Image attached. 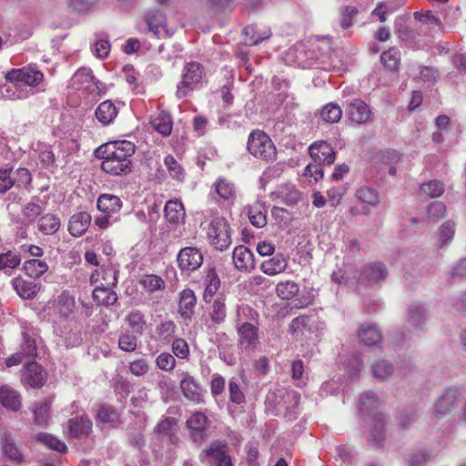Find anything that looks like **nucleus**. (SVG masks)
Listing matches in <instances>:
<instances>
[{
	"label": "nucleus",
	"mask_w": 466,
	"mask_h": 466,
	"mask_svg": "<svg viewBox=\"0 0 466 466\" xmlns=\"http://www.w3.org/2000/svg\"><path fill=\"white\" fill-rule=\"evenodd\" d=\"M299 291V286L292 280L282 281L276 286V294L281 299L289 300L297 296Z\"/></svg>",
	"instance_id": "obj_48"
},
{
	"label": "nucleus",
	"mask_w": 466,
	"mask_h": 466,
	"mask_svg": "<svg viewBox=\"0 0 466 466\" xmlns=\"http://www.w3.org/2000/svg\"><path fill=\"white\" fill-rule=\"evenodd\" d=\"M177 264L182 271H194L203 263V256L199 249L194 247H186L177 254Z\"/></svg>",
	"instance_id": "obj_12"
},
{
	"label": "nucleus",
	"mask_w": 466,
	"mask_h": 466,
	"mask_svg": "<svg viewBox=\"0 0 466 466\" xmlns=\"http://www.w3.org/2000/svg\"><path fill=\"white\" fill-rule=\"evenodd\" d=\"M22 268L29 278L37 279L48 270L49 267L45 260L32 258L25 260Z\"/></svg>",
	"instance_id": "obj_39"
},
{
	"label": "nucleus",
	"mask_w": 466,
	"mask_h": 466,
	"mask_svg": "<svg viewBox=\"0 0 466 466\" xmlns=\"http://www.w3.org/2000/svg\"><path fill=\"white\" fill-rule=\"evenodd\" d=\"M164 213L167 220L172 224H177L185 218V209L180 201L169 200L166 203Z\"/></svg>",
	"instance_id": "obj_40"
},
{
	"label": "nucleus",
	"mask_w": 466,
	"mask_h": 466,
	"mask_svg": "<svg viewBox=\"0 0 466 466\" xmlns=\"http://www.w3.org/2000/svg\"><path fill=\"white\" fill-rule=\"evenodd\" d=\"M91 216L87 212L74 214L68 221V232L73 237H81L89 228Z\"/></svg>",
	"instance_id": "obj_21"
},
{
	"label": "nucleus",
	"mask_w": 466,
	"mask_h": 466,
	"mask_svg": "<svg viewBox=\"0 0 466 466\" xmlns=\"http://www.w3.org/2000/svg\"><path fill=\"white\" fill-rule=\"evenodd\" d=\"M164 165L168 171L169 176L177 180L183 181L185 178V172L180 164L175 159L172 155H167L164 158Z\"/></svg>",
	"instance_id": "obj_54"
},
{
	"label": "nucleus",
	"mask_w": 466,
	"mask_h": 466,
	"mask_svg": "<svg viewBox=\"0 0 466 466\" xmlns=\"http://www.w3.org/2000/svg\"><path fill=\"white\" fill-rule=\"evenodd\" d=\"M145 22L147 30L153 33L157 37H167L170 35L167 29V19L163 13L159 11H149L145 15Z\"/></svg>",
	"instance_id": "obj_15"
},
{
	"label": "nucleus",
	"mask_w": 466,
	"mask_h": 466,
	"mask_svg": "<svg viewBox=\"0 0 466 466\" xmlns=\"http://www.w3.org/2000/svg\"><path fill=\"white\" fill-rule=\"evenodd\" d=\"M227 315L228 314L225 299H215L208 309V316L211 321V325L213 327L222 325L226 321Z\"/></svg>",
	"instance_id": "obj_27"
},
{
	"label": "nucleus",
	"mask_w": 466,
	"mask_h": 466,
	"mask_svg": "<svg viewBox=\"0 0 466 466\" xmlns=\"http://www.w3.org/2000/svg\"><path fill=\"white\" fill-rule=\"evenodd\" d=\"M268 208L265 203L256 201L248 207V217L250 223L257 228H263L267 225Z\"/></svg>",
	"instance_id": "obj_29"
},
{
	"label": "nucleus",
	"mask_w": 466,
	"mask_h": 466,
	"mask_svg": "<svg viewBox=\"0 0 466 466\" xmlns=\"http://www.w3.org/2000/svg\"><path fill=\"white\" fill-rule=\"evenodd\" d=\"M20 351L26 357L34 359L36 356L37 345L33 331H24L22 333V343Z\"/></svg>",
	"instance_id": "obj_47"
},
{
	"label": "nucleus",
	"mask_w": 466,
	"mask_h": 466,
	"mask_svg": "<svg viewBox=\"0 0 466 466\" xmlns=\"http://www.w3.org/2000/svg\"><path fill=\"white\" fill-rule=\"evenodd\" d=\"M118 110L111 100H106L98 105L95 115L96 119L103 125L107 126L116 119Z\"/></svg>",
	"instance_id": "obj_26"
},
{
	"label": "nucleus",
	"mask_w": 466,
	"mask_h": 466,
	"mask_svg": "<svg viewBox=\"0 0 466 466\" xmlns=\"http://www.w3.org/2000/svg\"><path fill=\"white\" fill-rule=\"evenodd\" d=\"M230 447L226 441L217 440L204 449L199 459L210 466H234Z\"/></svg>",
	"instance_id": "obj_4"
},
{
	"label": "nucleus",
	"mask_w": 466,
	"mask_h": 466,
	"mask_svg": "<svg viewBox=\"0 0 466 466\" xmlns=\"http://www.w3.org/2000/svg\"><path fill=\"white\" fill-rule=\"evenodd\" d=\"M371 120V112L369 106L360 99L351 101V122L366 124Z\"/></svg>",
	"instance_id": "obj_33"
},
{
	"label": "nucleus",
	"mask_w": 466,
	"mask_h": 466,
	"mask_svg": "<svg viewBox=\"0 0 466 466\" xmlns=\"http://www.w3.org/2000/svg\"><path fill=\"white\" fill-rule=\"evenodd\" d=\"M5 79L16 85L37 86L44 80V75L35 67L25 66L8 71Z\"/></svg>",
	"instance_id": "obj_9"
},
{
	"label": "nucleus",
	"mask_w": 466,
	"mask_h": 466,
	"mask_svg": "<svg viewBox=\"0 0 466 466\" xmlns=\"http://www.w3.org/2000/svg\"><path fill=\"white\" fill-rule=\"evenodd\" d=\"M455 224L452 221H447L440 228L438 243L441 247L448 245L453 239Z\"/></svg>",
	"instance_id": "obj_60"
},
{
	"label": "nucleus",
	"mask_w": 466,
	"mask_h": 466,
	"mask_svg": "<svg viewBox=\"0 0 466 466\" xmlns=\"http://www.w3.org/2000/svg\"><path fill=\"white\" fill-rule=\"evenodd\" d=\"M32 182V176L27 168H0V194L6 193L11 187L27 188Z\"/></svg>",
	"instance_id": "obj_5"
},
{
	"label": "nucleus",
	"mask_w": 466,
	"mask_h": 466,
	"mask_svg": "<svg viewBox=\"0 0 466 466\" xmlns=\"http://www.w3.org/2000/svg\"><path fill=\"white\" fill-rule=\"evenodd\" d=\"M2 450L4 455L11 461L18 462L22 461L23 456L11 439L6 438L5 440Z\"/></svg>",
	"instance_id": "obj_62"
},
{
	"label": "nucleus",
	"mask_w": 466,
	"mask_h": 466,
	"mask_svg": "<svg viewBox=\"0 0 466 466\" xmlns=\"http://www.w3.org/2000/svg\"><path fill=\"white\" fill-rule=\"evenodd\" d=\"M309 154L316 163L331 165L335 160V151L326 141H318L309 147Z\"/></svg>",
	"instance_id": "obj_16"
},
{
	"label": "nucleus",
	"mask_w": 466,
	"mask_h": 466,
	"mask_svg": "<svg viewBox=\"0 0 466 466\" xmlns=\"http://www.w3.org/2000/svg\"><path fill=\"white\" fill-rule=\"evenodd\" d=\"M34 421L36 425L46 426L50 420L51 402L48 400L35 403Z\"/></svg>",
	"instance_id": "obj_44"
},
{
	"label": "nucleus",
	"mask_w": 466,
	"mask_h": 466,
	"mask_svg": "<svg viewBox=\"0 0 466 466\" xmlns=\"http://www.w3.org/2000/svg\"><path fill=\"white\" fill-rule=\"evenodd\" d=\"M463 391L459 387H449L435 401L432 410L436 417H443L455 410L461 400Z\"/></svg>",
	"instance_id": "obj_7"
},
{
	"label": "nucleus",
	"mask_w": 466,
	"mask_h": 466,
	"mask_svg": "<svg viewBox=\"0 0 466 466\" xmlns=\"http://www.w3.org/2000/svg\"><path fill=\"white\" fill-rule=\"evenodd\" d=\"M360 340L366 346H377L382 342V335L374 324L362 325L358 330Z\"/></svg>",
	"instance_id": "obj_24"
},
{
	"label": "nucleus",
	"mask_w": 466,
	"mask_h": 466,
	"mask_svg": "<svg viewBox=\"0 0 466 466\" xmlns=\"http://www.w3.org/2000/svg\"><path fill=\"white\" fill-rule=\"evenodd\" d=\"M235 267L241 271H248L254 268V258L252 252L245 246H238L234 248L232 255Z\"/></svg>",
	"instance_id": "obj_22"
},
{
	"label": "nucleus",
	"mask_w": 466,
	"mask_h": 466,
	"mask_svg": "<svg viewBox=\"0 0 466 466\" xmlns=\"http://www.w3.org/2000/svg\"><path fill=\"white\" fill-rule=\"evenodd\" d=\"M356 198L362 203H367L372 207H376L379 204V197L377 192L368 187L359 188L356 191Z\"/></svg>",
	"instance_id": "obj_59"
},
{
	"label": "nucleus",
	"mask_w": 466,
	"mask_h": 466,
	"mask_svg": "<svg viewBox=\"0 0 466 466\" xmlns=\"http://www.w3.org/2000/svg\"><path fill=\"white\" fill-rule=\"evenodd\" d=\"M152 127L164 137L171 134L173 122L172 117L166 112H160L151 120Z\"/></svg>",
	"instance_id": "obj_42"
},
{
	"label": "nucleus",
	"mask_w": 466,
	"mask_h": 466,
	"mask_svg": "<svg viewBox=\"0 0 466 466\" xmlns=\"http://www.w3.org/2000/svg\"><path fill=\"white\" fill-rule=\"evenodd\" d=\"M44 208L35 203V202H28L22 208V216L24 222L26 225L33 224L35 222L36 218L43 213Z\"/></svg>",
	"instance_id": "obj_53"
},
{
	"label": "nucleus",
	"mask_w": 466,
	"mask_h": 466,
	"mask_svg": "<svg viewBox=\"0 0 466 466\" xmlns=\"http://www.w3.org/2000/svg\"><path fill=\"white\" fill-rule=\"evenodd\" d=\"M247 149L254 157L265 162H273L277 159L276 146L264 131L256 129L249 134Z\"/></svg>",
	"instance_id": "obj_2"
},
{
	"label": "nucleus",
	"mask_w": 466,
	"mask_h": 466,
	"mask_svg": "<svg viewBox=\"0 0 466 466\" xmlns=\"http://www.w3.org/2000/svg\"><path fill=\"white\" fill-rule=\"evenodd\" d=\"M214 187L217 194L225 200L232 199L236 195L234 184L224 177L218 178Z\"/></svg>",
	"instance_id": "obj_50"
},
{
	"label": "nucleus",
	"mask_w": 466,
	"mask_h": 466,
	"mask_svg": "<svg viewBox=\"0 0 466 466\" xmlns=\"http://www.w3.org/2000/svg\"><path fill=\"white\" fill-rule=\"evenodd\" d=\"M135 145L127 140L113 141L97 149L102 159L101 169L112 176H122L132 171L131 157L135 154Z\"/></svg>",
	"instance_id": "obj_1"
},
{
	"label": "nucleus",
	"mask_w": 466,
	"mask_h": 466,
	"mask_svg": "<svg viewBox=\"0 0 466 466\" xmlns=\"http://www.w3.org/2000/svg\"><path fill=\"white\" fill-rule=\"evenodd\" d=\"M259 315L258 311L248 304H240L236 308L235 328L248 325H258Z\"/></svg>",
	"instance_id": "obj_20"
},
{
	"label": "nucleus",
	"mask_w": 466,
	"mask_h": 466,
	"mask_svg": "<svg viewBox=\"0 0 466 466\" xmlns=\"http://www.w3.org/2000/svg\"><path fill=\"white\" fill-rule=\"evenodd\" d=\"M300 395L295 390H288L283 395V406L285 409V418L288 420H294L299 415V404Z\"/></svg>",
	"instance_id": "obj_30"
},
{
	"label": "nucleus",
	"mask_w": 466,
	"mask_h": 466,
	"mask_svg": "<svg viewBox=\"0 0 466 466\" xmlns=\"http://www.w3.org/2000/svg\"><path fill=\"white\" fill-rule=\"evenodd\" d=\"M0 403L10 410L17 411L21 408V396L12 387L3 385L0 387Z\"/></svg>",
	"instance_id": "obj_23"
},
{
	"label": "nucleus",
	"mask_w": 466,
	"mask_h": 466,
	"mask_svg": "<svg viewBox=\"0 0 466 466\" xmlns=\"http://www.w3.org/2000/svg\"><path fill=\"white\" fill-rule=\"evenodd\" d=\"M92 85L97 86V83L95 82V76L89 68L83 67L78 69L71 78V86L76 89L91 90Z\"/></svg>",
	"instance_id": "obj_31"
},
{
	"label": "nucleus",
	"mask_w": 466,
	"mask_h": 466,
	"mask_svg": "<svg viewBox=\"0 0 466 466\" xmlns=\"http://www.w3.org/2000/svg\"><path fill=\"white\" fill-rule=\"evenodd\" d=\"M21 380L25 387L39 389L46 381V372L36 362L28 361L25 365Z\"/></svg>",
	"instance_id": "obj_10"
},
{
	"label": "nucleus",
	"mask_w": 466,
	"mask_h": 466,
	"mask_svg": "<svg viewBox=\"0 0 466 466\" xmlns=\"http://www.w3.org/2000/svg\"><path fill=\"white\" fill-rule=\"evenodd\" d=\"M118 347L126 352H133L137 348V337L129 331L123 332L118 338Z\"/></svg>",
	"instance_id": "obj_57"
},
{
	"label": "nucleus",
	"mask_w": 466,
	"mask_h": 466,
	"mask_svg": "<svg viewBox=\"0 0 466 466\" xmlns=\"http://www.w3.org/2000/svg\"><path fill=\"white\" fill-rule=\"evenodd\" d=\"M208 422V417L205 413L197 411L193 413L187 420V425L189 429L196 431H202L205 430Z\"/></svg>",
	"instance_id": "obj_63"
},
{
	"label": "nucleus",
	"mask_w": 466,
	"mask_h": 466,
	"mask_svg": "<svg viewBox=\"0 0 466 466\" xmlns=\"http://www.w3.org/2000/svg\"><path fill=\"white\" fill-rule=\"evenodd\" d=\"M320 119L326 124L339 122L342 116V110L338 104L328 103L319 112Z\"/></svg>",
	"instance_id": "obj_43"
},
{
	"label": "nucleus",
	"mask_w": 466,
	"mask_h": 466,
	"mask_svg": "<svg viewBox=\"0 0 466 466\" xmlns=\"http://www.w3.org/2000/svg\"><path fill=\"white\" fill-rule=\"evenodd\" d=\"M208 236L210 244L218 250H224L231 244L230 230L227 220L215 217L208 225Z\"/></svg>",
	"instance_id": "obj_6"
},
{
	"label": "nucleus",
	"mask_w": 466,
	"mask_h": 466,
	"mask_svg": "<svg viewBox=\"0 0 466 466\" xmlns=\"http://www.w3.org/2000/svg\"><path fill=\"white\" fill-rule=\"evenodd\" d=\"M141 285L149 292L160 290L165 288V282L159 276L146 275L140 281Z\"/></svg>",
	"instance_id": "obj_61"
},
{
	"label": "nucleus",
	"mask_w": 466,
	"mask_h": 466,
	"mask_svg": "<svg viewBox=\"0 0 466 466\" xmlns=\"http://www.w3.org/2000/svg\"><path fill=\"white\" fill-rule=\"evenodd\" d=\"M288 267V261L283 254H277L268 260L261 263L260 269L268 276H275L284 272Z\"/></svg>",
	"instance_id": "obj_28"
},
{
	"label": "nucleus",
	"mask_w": 466,
	"mask_h": 466,
	"mask_svg": "<svg viewBox=\"0 0 466 466\" xmlns=\"http://www.w3.org/2000/svg\"><path fill=\"white\" fill-rule=\"evenodd\" d=\"M60 226V218L52 213H46L37 220V228L44 235H54L59 230Z\"/></svg>",
	"instance_id": "obj_34"
},
{
	"label": "nucleus",
	"mask_w": 466,
	"mask_h": 466,
	"mask_svg": "<svg viewBox=\"0 0 466 466\" xmlns=\"http://www.w3.org/2000/svg\"><path fill=\"white\" fill-rule=\"evenodd\" d=\"M180 390L187 400L197 404L204 402V394L200 384L188 372L181 374Z\"/></svg>",
	"instance_id": "obj_14"
},
{
	"label": "nucleus",
	"mask_w": 466,
	"mask_h": 466,
	"mask_svg": "<svg viewBox=\"0 0 466 466\" xmlns=\"http://www.w3.org/2000/svg\"><path fill=\"white\" fill-rule=\"evenodd\" d=\"M172 352L174 355L182 360H187L189 356V347L184 339H176L172 342Z\"/></svg>",
	"instance_id": "obj_64"
},
{
	"label": "nucleus",
	"mask_w": 466,
	"mask_h": 466,
	"mask_svg": "<svg viewBox=\"0 0 466 466\" xmlns=\"http://www.w3.org/2000/svg\"><path fill=\"white\" fill-rule=\"evenodd\" d=\"M75 298L69 291H63L56 299V312L63 319H68L75 309Z\"/></svg>",
	"instance_id": "obj_32"
},
{
	"label": "nucleus",
	"mask_w": 466,
	"mask_h": 466,
	"mask_svg": "<svg viewBox=\"0 0 466 466\" xmlns=\"http://www.w3.org/2000/svg\"><path fill=\"white\" fill-rule=\"evenodd\" d=\"M380 406V401L374 391H366L359 397V408L364 415H370L378 410Z\"/></svg>",
	"instance_id": "obj_36"
},
{
	"label": "nucleus",
	"mask_w": 466,
	"mask_h": 466,
	"mask_svg": "<svg viewBox=\"0 0 466 466\" xmlns=\"http://www.w3.org/2000/svg\"><path fill=\"white\" fill-rule=\"evenodd\" d=\"M98 0H67V7L78 15H86L93 11Z\"/></svg>",
	"instance_id": "obj_49"
},
{
	"label": "nucleus",
	"mask_w": 466,
	"mask_h": 466,
	"mask_svg": "<svg viewBox=\"0 0 466 466\" xmlns=\"http://www.w3.org/2000/svg\"><path fill=\"white\" fill-rule=\"evenodd\" d=\"M12 286L17 295L24 299L35 298L39 290V285L31 280H25L22 278H15L12 280Z\"/></svg>",
	"instance_id": "obj_25"
},
{
	"label": "nucleus",
	"mask_w": 466,
	"mask_h": 466,
	"mask_svg": "<svg viewBox=\"0 0 466 466\" xmlns=\"http://www.w3.org/2000/svg\"><path fill=\"white\" fill-rule=\"evenodd\" d=\"M380 61L390 71L399 70L400 65V51L395 47H390L380 56Z\"/></svg>",
	"instance_id": "obj_46"
},
{
	"label": "nucleus",
	"mask_w": 466,
	"mask_h": 466,
	"mask_svg": "<svg viewBox=\"0 0 466 466\" xmlns=\"http://www.w3.org/2000/svg\"><path fill=\"white\" fill-rule=\"evenodd\" d=\"M36 440L46 447L59 452H65L67 450L66 445L63 441L48 433L37 434Z\"/></svg>",
	"instance_id": "obj_56"
},
{
	"label": "nucleus",
	"mask_w": 466,
	"mask_h": 466,
	"mask_svg": "<svg viewBox=\"0 0 466 466\" xmlns=\"http://www.w3.org/2000/svg\"><path fill=\"white\" fill-rule=\"evenodd\" d=\"M67 428L72 438L86 439L92 432V421L86 415L76 416L68 420Z\"/></svg>",
	"instance_id": "obj_18"
},
{
	"label": "nucleus",
	"mask_w": 466,
	"mask_h": 466,
	"mask_svg": "<svg viewBox=\"0 0 466 466\" xmlns=\"http://www.w3.org/2000/svg\"><path fill=\"white\" fill-rule=\"evenodd\" d=\"M429 312L423 303L412 302L407 309V322L416 331H424L427 328Z\"/></svg>",
	"instance_id": "obj_11"
},
{
	"label": "nucleus",
	"mask_w": 466,
	"mask_h": 466,
	"mask_svg": "<svg viewBox=\"0 0 466 466\" xmlns=\"http://www.w3.org/2000/svg\"><path fill=\"white\" fill-rule=\"evenodd\" d=\"M113 287L97 286L93 290V299L98 305L112 306L117 301V294L112 289Z\"/></svg>",
	"instance_id": "obj_35"
},
{
	"label": "nucleus",
	"mask_w": 466,
	"mask_h": 466,
	"mask_svg": "<svg viewBox=\"0 0 466 466\" xmlns=\"http://www.w3.org/2000/svg\"><path fill=\"white\" fill-rule=\"evenodd\" d=\"M238 345L246 351L254 350L259 344L258 325L237 327Z\"/></svg>",
	"instance_id": "obj_13"
},
{
	"label": "nucleus",
	"mask_w": 466,
	"mask_h": 466,
	"mask_svg": "<svg viewBox=\"0 0 466 466\" xmlns=\"http://www.w3.org/2000/svg\"><path fill=\"white\" fill-rule=\"evenodd\" d=\"M126 321L135 334H143L147 322L144 315L139 310H132L128 313Z\"/></svg>",
	"instance_id": "obj_51"
},
{
	"label": "nucleus",
	"mask_w": 466,
	"mask_h": 466,
	"mask_svg": "<svg viewBox=\"0 0 466 466\" xmlns=\"http://www.w3.org/2000/svg\"><path fill=\"white\" fill-rule=\"evenodd\" d=\"M21 263V256L13 251L7 250L0 253V270L6 275H11L13 270Z\"/></svg>",
	"instance_id": "obj_41"
},
{
	"label": "nucleus",
	"mask_w": 466,
	"mask_h": 466,
	"mask_svg": "<svg viewBox=\"0 0 466 466\" xmlns=\"http://www.w3.org/2000/svg\"><path fill=\"white\" fill-rule=\"evenodd\" d=\"M422 194L431 198H439L444 192V185L439 180H431L420 186Z\"/></svg>",
	"instance_id": "obj_58"
},
{
	"label": "nucleus",
	"mask_w": 466,
	"mask_h": 466,
	"mask_svg": "<svg viewBox=\"0 0 466 466\" xmlns=\"http://www.w3.org/2000/svg\"><path fill=\"white\" fill-rule=\"evenodd\" d=\"M197 305V297L190 289H185L178 295V309L179 316L187 321H190L195 314Z\"/></svg>",
	"instance_id": "obj_17"
},
{
	"label": "nucleus",
	"mask_w": 466,
	"mask_h": 466,
	"mask_svg": "<svg viewBox=\"0 0 466 466\" xmlns=\"http://www.w3.org/2000/svg\"><path fill=\"white\" fill-rule=\"evenodd\" d=\"M96 206L101 212L113 216L120 210L122 202L115 195L104 194L98 198Z\"/></svg>",
	"instance_id": "obj_38"
},
{
	"label": "nucleus",
	"mask_w": 466,
	"mask_h": 466,
	"mask_svg": "<svg viewBox=\"0 0 466 466\" xmlns=\"http://www.w3.org/2000/svg\"><path fill=\"white\" fill-rule=\"evenodd\" d=\"M387 421L383 415L380 414L373 419L369 441L376 446H380L385 440Z\"/></svg>",
	"instance_id": "obj_37"
},
{
	"label": "nucleus",
	"mask_w": 466,
	"mask_h": 466,
	"mask_svg": "<svg viewBox=\"0 0 466 466\" xmlns=\"http://www.w3.org/2000/svg\"><path fill=\"white\" fill-rule=\"evenodd\" d=\"M387 276L388 270L383 263L374 262L366 265L354 276V278L357 279L356 289L360 290L361 287H367L380 280H384Z\"/></svg>",
	"instance_id": "obj_8"
},
{
	"label": "nucleus",
	"mask_w": 466,
	"mask_h": 466,
	"mask_svg": "<svg viewBox=\"0 0 466 466\" xmlns=\"http://www.w3.org/2000/svg\"><path fill=\"white\" fill-rule=\"evenodd\" d=\"M96 418L99 421L106 423L111 427H116L120 423L118 413L110 406L100 407Z\"/></svg>",
	"instance_id": "obj_52"
},
{
	"label": "nucleus",
	"mask_w": 466,
	"mask_h": 466,
	"mask_svg": "<svg viewBox=\"0 0 466 466\" xmlns=\"http://www.w3.org/2000/svg\"><path fill=\"white\" fill-rule=\"evenodd\" d=\"M271 35L270 28L258 25H248L243 29V42L246 46H255L268 39Z\"/></svg>",
	"instance_id": "obj_19"
},
{
	"label": "nucleus",
	"mask_w": 466,
	"mask_h": 466,
	"mask_svg": "<svg viewBox=\"0 0 466 466\" xmlns=\"http://www.w3.org/2000/svg\"><path fill=\"white\" fill-rule=\"evenodd\" d=\"M372 370L377 379L387 380L393 375L394 367L390 362L381 360L373 365Z\"/></svg>",
	"instance_id": "obj_55"
},
{
	"label": "nucleus",
	"mask_w": 466,
	"mask_h": 466,
	"mask_svg": "<svg viewBox=\"0 0 466 466\" xmlns=\"http://www.w3.org/2000/svg\"><path fill=\"white\" fill-rule=\"evenodd\" d=\"M206 76L204 66L196 61L187 62L182 69L181 81L177 86L176 96L181 99L198 88Z\"/></svg>",
	"instance_id": "obj_3"
},
{
	"label": "nucleus",
	"mask_w": 466,
	"mask_h": 466,
	"mask_svg": "<svg viewBox=\"0 0 466 466\" xmlns=\"http://www.w3.org/2000/svg\"><path fill=\"white\" fill-rule=\"evenodd\" d=\"M205 283L206 289L204 290L203 299L208 303L220 287V279L214 268L208 270Z\"/></svg>",
	"instance_id": "obj_45"
}]
</instances>
